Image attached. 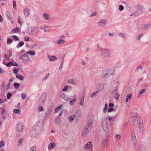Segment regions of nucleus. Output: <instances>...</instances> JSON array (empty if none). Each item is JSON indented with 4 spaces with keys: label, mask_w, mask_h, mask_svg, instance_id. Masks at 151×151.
<instances>
[{
    "label": "nucleus",
    "mask_w": 151,
    "mask_h": 151,
    "mask_svg": "<svg viewBox=\"0 0 151 151\" xmlns=\"http://www.w3.org/2000/svg\"><path fill=\"white\" fill-rule=\"evenodd\" d=\"M112 70L108 69H105L102 70L99 75L101 79L106 78L112 75Z\"/></svg>",
    "instance_id": "f257e3e1"
},
{
    "label": "nucleus",
    "mask_w": 151,
    "mask_h": 151,
    "mask_svg": "<svg viewBox=\"0 0 151 151\" xmlns=\"http://www.w3.org/2000/svg\"><path fill=\"white\" fill-rule=\"evenodd\" d=\"M101 125L105 133H109V131L108 129V123L107 118L105 116L103 117L101 120Z\"/></svg>",
    "instance_id": "f03ea898"
},
{
    "label": "nucleus",
    "mask_w": 151,
    "mask_h": 151,
    "mask_svg": "<svg viewBox=\"0 0 151 151\" xmlns=\"http://www.w3.org/2000/svg\"><path fill=\"white\" fill-rule=\"evenodd\" d=\"M92 121L91 119H89L88 121L82 132V135L83 136H85L91 130L92 127Z\"/></svg>",
    "instance_id": "7ed1b4c3"
},
{
    "label": "nucleus",
    "mask_w": 151,
    "mask_h": 151,
    "mask_svg": "<svg viewBox=\"0 0 151 151\" xmlns=\"http://www.w3.org/2000/svg\"><path fill=\"white\" fill-rule=\"evenodd\" d=\"M37 28L35 27H29L27 28L26 32L28 34L31 36H34L36 34Z\"/></svg>",
    "instance_id": "20e7f679"
},
{
    "label": "nucleus",
    "mask_w": 151,
    "mask_h": 151,
    "mask_svg": "<svg viewBox=\"0 0 151 151\" xmlns=\"http://www.w3.org/2000/svg\"><path fill=\"white\" fill-rule=\"evenodd\" d=\"M130 143L134 146L136 145L137 143L136 137L134 130H132V131Z\"/></svg>",
    "instance_id": "39448f33"
},
{
    "label": "nucleus",
    "mask_w": 151,
    "mask_h": 151,
    "mask_svg": "<svg viewBox=\"0 0 151 151\" xmlns=\"http://www.w3.org/2000/svg\"><path fill=\"white\" fill-rule=\"evenodd\" d=\"M118 85H117L116 88L112 90L111 92V94L112 96L116 100H117L119 97V94L118 92Z\"/></svg>",
    "instance_id": "423d86ee"
},
{
    "label": "nucleus",
    "mask_w": 151,
    "mask_h": 151,
    "mask_svg": "<svg viewBox=\"0 0 151 151\" xmlns=\"http://www.w3.org/2000/svg\"><path fill=\"white\" fill-rule=\"evenodd\" d=\"M107 22V19H102L98 21L97 22V25L99 27L103 28L106 26Z\"/></svg>",
    "instance_id": "0eeeda50"
},
{
    "label": "nucleus",
    "mask_w": 151,
    "mask_h": 151,
    "mask_svg": "<svg viewBox=\"0 0 151 151\" xmlns=\"http://www.w3.org/2000/svg\"><path fill=\"white\" fill-rule=\"evenodd\" d=\"M65 37L64 35L60 36L58 39L56 41V43L58 45H62L65 43Z\"/></svg>",
    "instance_id": "6e6552de"
},
{
    "label": "nucleus",
    "mask_w": 151,
    "mask_h": 151,
    "mask_svg": "<svg viewBox=\"0 0 151 151\" xmlns=\"http://www.w3.org/2000/svg\"><path fill=\"white\" fill-rule=\"evenodd\" d=\"M106 134V138L104 139L102 142V144L104 147H106L108 145V139L109 138V133H105Z\"/></svg>",
    "instance_id": "1a4fd4ad"
},
{
    "label": "nucleus",
    "mask_w": 151,
    "mask_h": 151,
    "mask_svg": "<svg viewBox=\"0 0 151 151\" xmlns=\"http://www.w3.org/2000/svg\"><path fill=\"white\" fill-rule=\"evenodd\" d=\"M131 119L134 122L137 120L139 119V116L138 114L137 113H132L131 114Z\"/></svg>",
    "instance_id": "9d476101"
},
{
    "label": "nucleus",
    "mask_w": 151,
    "mask_h": 151,
    "mask_svg": "<svg viewBox=\"0 0 151 151\" xmlns=\"http://www.w3.org/2000/svg\"><path fill=\"white\" fill-rule=\"evenodd\" d=\"M16 130L19 132H21L23 129V127L22 124L20 122H18L16 126Z\"/></svg>",
    "instance_id": "9b49d317"
},
{
    "label": "nucleus",
    "mask_w": 151,
    "mask_h": 151,
    "mask_svg": "<svg viewBox=\"0 0 151 151\" xmlns=\"http://www.w3.org/2000/svg\"><path fill=\"white\" fill-rule=\"evenodd\" d=\"M35 128L37 129H40L41 130L42 129L43 124L42 121L37 122L35 126Z\"/></svg>",
    "instance_id": "f8f14e48"
},
{
    "label": "nucleus",
    "mask_w": 151,
    "mask_h": 151,
    "mask_svg": "<svg viewBox=\"0 0 151 151\" xmlns=\"http://www.w3.org/2000/svg\"><path fill=\"white\" fill-rule=\"evenodd\" d=\"M38 134L36 132V130L34 129H32L31 131L30 132V136L32 138H34Z\"/></svg>",
    "instance_id": "ddd939ff"
},
{
    "label": "nucleus",
    "mask_w": 151,
    "mask_h": 151,
    "mask_svg": "<svg viewBox=\"0 0 151 151\" xmlns=\"http://www.w3.org/2000/svg\"><path fill=\"white\" fill-rule=\"evenodd\" d=\"M150 26V24H143L141 25V28L143 29L147 30L149 29Z\"/></svg>",
    "instance_id": "4468645a"
},
{
    "label": "nucleus",
    "mask_w": 151,
    "mask_h": 151,
    "mask_svg": "<svg viewBox=\"0 0 151 151\" xmlns=\"http://www.w3.org/2000/svg\"><path fill=\"white\" fill-rule=\"evenodd\" d=\"M104 86L103 83H99L98 84L97 86V89L98 91H101L104 89Z\"/></svg>",
    "instance_id": "2eb2a0df"
},
{
    "label": "nucleus",
    "mask_w": 151,
    "mask_h": 151,
    "mask_svg": "<svg viewBox=\"0 0 151 151\" xmlns=\"http://www.w3.org/2000/svg\"><path fill=\"white\" fill-rule=\"evenodd\" d=\"M104 55L105 56H109L111 55V51L107 49H105L103 50Z\"/></svg>",
    "instance_id": "dca6fc26"
},
{
    "label": "nucleus",
    "mask_w": 151,
    "mask_h": 151,
    "mask_svg": "<svg viewBox=\"0 0 151 151\" xmlns=\"http://www.w3.org/2000/svg\"><path fill=\"white\" fill-rule=\"evenodd\" d=\"M40 19L39 16L37 15H35L33 16V20L34 21L37 23Z\"/></svg>",
    "instance_id": "f3484780"
},
{
    "label": "nucleus",
    "mask_w": 151,
    "mask_h": 151,
    "mask_svg": "<svg viewBox=\"0 0 151 151\" xmlns=\"http://www.w3.org/2000/svg\"><path fill=\"white\" fill-rule=\"evenodd\" d=\"M132 97V95L131 93L128 94L125 99V101L127 102H128L129 100H130L131 99Z\"/></svg>",
    "instance_id": "a211bd4d"
},
{
    "label": "nucleus",
    "mask_w": 151,
    "mask_h": 151,
    "mask_svg": "<svg viewBox=\"0 0 151 151\" xmlns=\"http://www.w3.org/2000/svg\"><path fill=\"white\" fill-rule=\"evenodd\" d=\"M24 12L25 16L26 17H27L29 14V10L27 8L24 9Z\"/></svg>",
    "instance_id": "6ab92c4d"
},
{
    "label": "nucleus",
    "mask_w": 151,
    "mask_h": 151,
    "mask_svg": "<svg viewBox=\"0 0 151 151\" xmlns=\"http://www.w3.org/2000/svg\"><path fill=\"white\" fill-rule=\"evenodd\" d=\"M146 91V89L145 88H143V89L141 90L138 93V94L137 95V97L138 98H140L141 95L144 93Z\"/></svg>",
    "instance_id": "aec40b11"
},
{
    "label": "nucleus",
    "mask_w": 151,
    "mask_h": 151,
    "mask_svg": "<svg viewBox=\"0 0 151 151\" xmlns=\"http://www.w3.org/2000/svg\"><path fill=\"white\" fill-rule=\"evenodd\" d=\"M43 17L46 20H48L50 19L49 15L47 13H44L43 14Z\"/></svg>",
    "instance_id": "412c9836"
},
{
    "label": "nucleus",
    "mask_w": 151,
    "mask_h": 151,
    "mask_svg": "<svg viewBox=\"0 0 151 151\" xmlns=\"http://www.w3.org/2000/svg\"><path fill=\"white\" fill-rule=\"evenodd\" d=\"M6 65L8 66H10L11 65L17 66V64L16 63H13L12 62H9L6 64Z\"/></svg>",
    "instance_id": "4be33fe9"
},
{
    "label": "nucleus",
    "mask_w": 151,
    "mask_h": 151,
    "mask_svg": "<svg viewBox=\"0 0 151 151\" xmlns=\"http://www.w3.org/2000/svg\"><path fill=\"white\" fill-rule=\"evenodd\" d=\"M88 60V59L87 57H82V58L81 59V63L83 65H85Z\"/></svg>",
    "instance_id": "5701e85b"
},
{
    "label": "nucleus",
    "mask_w": 151,
    "mask_h": 151,
    "mask_svg": "<svg viewBox=\"0 0 151 151\" xmlns=\"http://www.w3.org/2000/svg\"><path fill=\"white\" fill-rule=\"evenodd\" d=\"M92 146V143L91 142H88L85 146L86 149H89L91 148Z\"/></svg>",
    "instance_id": "b1692460"
},
{
    "label": "nucleus",
    "mask_w": 151,
    "mask_h": 151,
    "mask_svg": "<svg viewBox=\"0 0 151 151\" xmlns=\"http://www.w3.org/2000/svg\"><path fill=\"white\" fill-rule=\"evenodd\" d=\"M144 36L143 34L141 33L137 35L136 36V38L138 40H140L141 37Z\"/></svg>",
    "instance_id": "393cba45"
},
{
    "label": "nucleus",
    "mask_w": 151,
    "mask_h": 151,
    "mask_svg": "<svg viewBox=\"0 0 151 151\" xmlns=\"http://www.w3.org/2000/svg\"><path fill=\"white\" fill-rule=\"evenodd\" d=\"M56 146L55 144L54 143H51L49 144L48 148L49 149H52L54 148Z\"/></svg>",
    "instance_id": "a878e982"
},
{
    "label": "nucleus",
    "mask_w": 151,
    "mask_h": 151,
    "mask_svg": "<svg viewBox=\"0 0 151 151\" xmlns=\"http://www.w3.org/2000/svg\"><path fill=\"white\" fill-rule=\"evenodd\" d=\"M68 82L69 83L73 85H76V83L75 79H69L68 81Z\"/></svg>",
    "instance_id": "bb28decb"
},
{
    "label": "nucleus",
    "mask_w": 151,
    "mask_h": 151,
    "mask_svg": "<svg viewBox=\"0 0 151 151\" xmlns=\"http://www.w3.org/2000/svg\"><path fill=\"white\" fill-rule=\"evenodd\" d=\"M138 122V126L139 128L141 129L142 128V122L140 119L137 120Z\"/></svg>",
    "instance_id": "cd10ccee"
},
{
    "label": "nucleus",
    "mask_w": 151,
    "mask_h": 151,
    "mask_svg": "<svg viewBox=\"0 0 151 151\" xmlns=\"http://www.w3.org/2000/svg\"><path fill=\"white\" fill-rule=\"evenodd\" d=\"M136 151H145V148L143 146H139L137 148Z\"/></svg>",
    "instance_id": "c85d7f7f"
},
{
    "label": "nucleus",
    "mask_w": 151,
    "mask_h": 151,
    "mask_svg": "<svg viewBox=\"0 0 151 151\" xmlns=\"http://www.w3.org/2000/svg\"><path fill=\"white\" fill-rule=\"evenodd\" d=\"M108 104L107 103L105 104L104 107L103 109V111L104 113H105L106 112L107 110Z\"/></svg>",
    "instance_id": "c756f323"
},
{
    "label": "nucleus",
    "mask_w": 151,
    "mask_h": 151,
    "mask_svg": "<svg viewBox=\"0 0 151 151\" xmlns=\"http://www.w3.org/2000/svg\"><path fill=\"white\" fill-rule=\"evenodd\" d=\"M23 141V139L21 138L19 139L18 143V146L19 147L21 146L22 145V142Z\"/></svg>",
    "instance_id": "7c9ffc66"
},
{
    "label": "nucleus",
    "mask_w": 151,
    "mask_h": 151,
    "mask_svg": "<svg viewBox=\"0 0 151 151\" xmlns=\"http://www.w3.org/2000/svg\"><path fill=\"white\" fill-rule=\"evenodd\" d=\"M16 77L17 78H18L21 81H22L24 80L23 76L21 75L20 74L16 75Z\"/></svg>",
    "instance_id": "2f4dec72"
},
{
    "label": "nucleus",
    "mask_w": 151,
    "mask_h": 151,
    "mask_svg": "<svg viewBox=\"0 0 151 151\" xmlns=\"http://www.w3.org/2000/svg\"><path fill=\"white\" fill-rule=\"evenodd\" d=\"M60 97L61 98L64 99L65 100L67 101H68L70 99L68 97L64 94H62L60 96Z\"/></svg>",
    "instance_id": "473e14b6"
},
{
    "label": "nucleus",
    "mask_w": 151,
    "mask_h": 151,
    "mask_svg": "<svg viewBox=\"0 0 151 151\" xmlns=\"http://www.w3.org/2000/svg\"><path fill=\"white\" fill-rule=\"evenodd\" d=\"M35 52L34 51H30L29 52H27V54H29L31 56H34L35 55Z\"/></svg>",
    "instance_id": "72a5a7b5"
},
{
    "label": "nucleus",
    "mask_w": 151,
    "mask_h": 151,
    "mask_svg": "<svg viewBox=\"0 0 151 151\" xmlns=\"http://www.w3.org/2000/svg\"><path fill=\"white\" fill-rule=\"evenodd\" d=\"M119 36L123 38H126V35L124 33H119L118 34Z\"/></svg>",
    "instance_id": "f704fd0d"
},
{
    "label": "nucleus",
    "mask_w": 151,
    "mask_h": 151,
    "mask_svg": "<svg viewBox=\"0 0 151 151\" xmlns=\"http://www.w3.org/2000/svg\"><path fill=\"white\" fill-rule=\"evenodd\" d=\"M84 98L83 96H82L81 97L80 99V105L81 106H82L83 105V104L84 102Z\"/></svg>",
    "instance_id": "c9c22d12"
},
{
    "label": "nucleus",
    "mask_w": 151,
    "mask_h": 151,
    "mask_svg": "<svg viewBox=\"0 0 151 151\" xmlns=\"http://www.w3.org/2000/svg\"><path fill=\"white\" fill-rule=\"evenodd\" d=\"M51 110L50 109H48L45 113V117H48L50 114Z\"/></svg>",
    "instance_id": "e433bc0d"
},
{
    "label": "nucleus",
    "mask_w": 151,
    "mask_h": 151,
    "mask_svg": "<svg viewBox=\"0 0 151 151\" xmlns=\"http://www.w3.org/2000/svg\"><path fill=\"white\" fill-rule=\"evenodd\" d=\"M99 91L97 90L93 93L90 95V96L91 98H93L94 96H96V95L99 93Z\"/></svg>",
    "instance_id": "4c0bfd02"
},
{
    "label": "nucleus",
    "mask_w": 151,
    "mask_h": 151,
    "mask_svg": "<svg viewBox=\"0 0 151 151\" xmlns=\"http://www.w3.org/2000/svg\"><path fill=\"white\" fill-rule=\"evenodd\" d=\"M21 59L24 62L29 60V57H21Z\"/></svg>",
    "instance_id": "58836bf2"
},
{
    "label": "nucleus",
    "mask_w": 151,
    "mask_h": 151,
    "mask_svg": "<svg viewBox=\"0 0 151 151\" xmlns=\"http://www.w3.org/2000/svg\"><path fill=\"white\" fill-rule=\"evenodd\" d=\"M47 28V26H46V25H45V24H43L40 27V28L41 29L43 30L45 32H46L47 31L45 29L46 28Z\"/></svg>",
    "instance_id": "ea45409f"
},
{
    "label": "nucleus",
    "mask_w": 151,
    "mask_h": 151,
    "mask_svg": "<svg viewBox=\"0 0 151 151\" xmlns=\"http://www.w3.org/2000/svg\"><path fill=\"white\" fill-rule=\"evenodd\" d=\"M48 58L50 62L54 61L57 59L56 57H48Z\"/></svg>",
    "instance_id": "a19ab883"
},
{
    "label": "nucleus",
    "mask_w": 151,
    "mask_h": 151,
    "mask_svg": "<svg viewBox=\"0 0 151 151\" xmlns=\"http://www.w3.org/2000/svg\"><path fill=\"white\" fill-rule=\"evenodd\" d=\"M76 101V99L74 98V99L70 100V105H73L74 104V103H75Z\"/></svg>",
    "instance_id": "79ce46f5"
},
{
    "label": "nucleus",
    "mask_w": 151,
    "mask_h": 151,
    "mask_svg": "<svg viewBox=\"0 0 151 151\" xmlns=\"http://www.w3.org/2000/svg\"><path fill=\"white\" fill-rule=\"evenodd\" d=\"M115 137L117 140L118 141L121 139L122 136L120 134H116Z\"/></svg>",
    "instance_id": "37998d69"
},
{
    "label": "nucleus",
    "mask_w": 151,
    "mask_h": 151,
    "mask_svg": "<svg viewBox=\"0 0 151 151\" xmlns=\"http://www.w3.org/2000/svg\"><path fill=\"white\" fill-rule=\"evenodd\" d=\"M5 145V142L4 141H1L0 142V148L3 147Z\"/></svg>",
    "instance_id": "c03bdc74"
},
{
    "label": "nucleus",
    "mask_w": 151,
    "mask_h": 151,
    "mask_svg": "<svg viewBox=\"0 0 151 151\" xmlns=\"http://www.w3.org/2000/svg\"><path fill=\"white\" fill-rule=\"evenodd\" d=\"M74 115H73L71 116H70L68 117V119L70 121H72L74 120Z\"/></svg>",
    "instance_id": "a18cd8bd"
},
{
    "label": "nucleus",
    "mask_w": 151,
    "mask_h": 151,
    "mask_svg": "<svg viewBox=\"0 0 151 151\" xmlns=\"http://www.w3.org/2000/svg\"><path fill=\"white\" fill-rule=\"evenodd\" d=\"M21 111L19 109H14L13 110V112L14 113L18 114L20 113Z\"/></svg>",
    "instance_id": "49530a36"
},
{
    "label": "nucleus",
    "mask_w": 151,
    "mask_h": 151,
    "mask_svg": "<svg viewBox=\"0 0 151 151\" xmlns=\"http://www.w3.org/2000/svg\"><path fill=\"white\" fill-rule=\"evenodd\" d=\"M142 67L141 66L139 65L137 67L136 70L137 72H138L142 70Z\"/></svg>",
    "instance_id": "de8ad7c7"
},
{
    "label": "nucleus",
    "mask_w": 151,
    "mask_h": 151,
    "mask_svg": "<svg viewBox=\"0 0 151 151\" xmlns=\"http://www.w3.org/2000/svg\"><path fill=\"white\" fill-rule=\"evenodd\" d=\"M63 105L61 104L58 107L55 109V111L56 112H58L59 110H60L62 106Z\"/></svg>",
    "instance_id": "09e8293b"
},
{
    "label": "nucleus",
    "mask_w": 151,
    "mask_h": 151,
    "mask_svg": "<svg viewBox=\"0 0 151 151\" xmlns=\"http://www.w3.org/2000/svg\"><path fill=\"white\" fill-rule=\"evenodd\" d=\"M19 30V28L18 27H16V28L13 29L12 31V33H15L18 32Z\"/></svg>",
    "instance_id": "8fccbe9b"
},
{
    "label": "nucleus",
    "mask_w": 151,
    "mask_h": 151,
    "mask_svg": "<svg viewBox=\"0 0 151 151\" xmlns=\"http://www.w3.org/2000/svg\"><path fill=\"white\" fill-rule=\"evenodd\" d=\"M107 120H108V121H110L112 120L114 117L113 116H108L107 117Z\"/></svg>",
    "instance_id": "3c124183"
},
{
    "label": "nucleus",
    "mask_w": 151,
    "mask_h": 151,
    "mask_svg": "<svg viewBox=\"0 0 151 151\" xmlns=\"http://www.w3.org/2000/svg\"><path fill=\"white\" fill-rule=\"evenodd\" d=\"M119 9L120 11H122L124 9V7L122 5H119Z\"/></svg>",
    "instance_id": "603ef678"
},
{
    "label": "nucleus",
    "mask_w": 151,
    "mask_h": 151,
    "mask_svg": "<svg viewBox=\"0 0 151 151\" xmlns=\"http://www.w3.org/2000/svg\"><path fill=\"white\" fill-rule=\"evenodd\" d=\"M21 96L22 99H25L27 97L26 95L24 93H22Z\"/></svg>",
    "instance_id": "864d4df0"
},
{
    "label": "nucleus",
    "mask_w": 151,
    "mask_h": 151,
    "mask_svg": "<svg viewBox=\"0 0 151 151\" xmlns=\"http://www.w3.org/2000/svg\"><path fill=\"white\" fill-rule=\"evenodd\" d=\"M36 147L34 146L30 148V151H36Z\"/></svg>",
    "instance_id": "5fc2aeb1"
},
{
    "label": "nucleus",
    "mask_w": 151,
    "mask_h": 151,
    "mask_svg": "<svg viewBox=\"0 0 151 151\" xmlns=\"http://www.w3.org/2000/svg\"><path fill=\"white\" fill-rule=\"evenodd\" d=\"M18 22L19 24L21 25L22 24L23 22L21 20V19L20 18V17H19L18 19Z\"/></svg>",
    "instance_id": "6e6d98bb"
},
{
    "label": "nucleus",
    "mask_w": 151,
    "mask_h": 151,
    "mask_svg": "<svg viewBox=\"0 0 151 151\" xmlns=\"http://www.w3.org/2000/svg\"><path fill=\"white\" fill-rule=\"evenodd\" d=\"M38 109L39 112L43 110V107L41 106H39L38 107Z\"/></svg>",
    "instance_id": "4d7b16f0"
},
{
    "label": "nucleus",
    "mask_w": 151,
    "mask_h": 151,
    "mask_svg": "<svg viewBox=\"0 0 151 151\" xmlns=\"http://www.w3.org/2000/svg\"><path fill=\"white\" fill-rule=\"evenodd\" d=\"M13 37L14 39L16 41H19V37L16 35H14Z\"/></svg>",
    "instance_id": "13d9d810"
},
{
    "label": "nucleus",
    "mask_w": 151,
    "mask_h": 151,
    "mask_svg": "<svg viewBox=\"0 0 151 151\" xmlns=\"http://www.w3.org/2000/svg\"><path fill=\"white\" fill-rule=\"evenodd\" d=\"M12 94L10 93H8L7 95V98L8 99H10V97L12 96Z\"/></svg>",
    "instance_id": "bf43d9fd"
},
{
    "label": "nucleus",
    "mask_w": 151,
    "mask_h": 151,
    "mask_svg": "<svg viewBox=\"0 0 151 151\" xmlns=\"http://www.w3.org/2000/svg\"><path fill=\"white\" fill-rule=\"evenodd\" d=\"M24 42L23 41H21L19 43V47H21L24 45Z\"/></svg>",
    "instance_id": "052dcab7"
},
{
    "label": "nucleus",
    "mask_w": 151,
    "mask_h": 151,
    "mask_svg": "<svg viewBox=\"0 0 151 151\" xmlns=\"http://www.w3.org/2000/svg\"><path fill=\"white\" fill-rule=\"evenodd\" d=\"M15 88H19V84L18 83H15L14 84Z\"/></svg>",
    "instance_id": "680f3d73"
},
{
    "label": "nucleus",
    "mask_w": 151,
    "mask_h": 151,
    "mask_svg": "<svg viewBox=\"0 0 151 151\" xmlns=\"http://www.w3.org/2000/svg\"><path fill=\"white\" fill-rule=\"evenodd\" d=\"M13 7L14 9H16V2L15 1H13Z\"/></svg>",
    "instance_id": "e2e57ef3"
},
{
    "label": "nucleus",
    "mask_w": 151,
    "mask_h": 151,
    "mask_svg": "<svg viewBox=\"0 0 151 151\" xmlns=\"http://www.w3.org/2000/svg\"><path fill=\"white\" fill-rule=\"evenodd\" d=\"M39 102L41 104H42V103H43L44 102V99H40L39 100Z\"/></svg>",
    "instance_id": "0e129e2a"
},
{
    "label": "nucleus",
    "mask_w": 151,
    "mask_h": 151,
    "mask_svg": "<svg viewBox=\"0 0 151 151\" xmlns=\"http://www.w3.org/2000/svg\"><path fill=\"white\" fill-rule=\"evenodd\" d=\"M96 14H97V13L96 12H93L92 13V14L89 16V17H92L94 16H96Z\"/></svg>",
    "instance_id": "69168bd1"
},
{
    "label": "nucleus",
    "mask_w": 151,
    "mask_h": 151,
    "mask_svg": "<svg viewBox=\"0 0 151 151\" xmlns=\"http://www.w3.org/2000/svg\"><path fill=\"white\" fill-rule=\"evenodd\" d=\"M29 38L28 37H24V40L26 42H28L29 40Z\"/></svg>",
    "instance_id": "338daca9"
},
{
    "label": "nucleus",
    "mask_w": 151,
    "mask_h": 151,
    "mask_svg": "<svg viewBox=\"0 0 151 151\" xmlns=\"http://www.w3.org/2000/svg\"><path fill=\"white\" fill-rule=\"evenodd\" d=\"M114 109L113 108H110L108 109V112L110 113V112H112V111H114Z\"/></svg>",
    "instance_id": "774afa93"
}]
</instances>
